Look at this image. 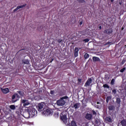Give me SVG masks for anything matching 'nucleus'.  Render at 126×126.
Listing matches in <instances>:
<instances>
[{
  "instance_id": "1",
  "label": "nucleus",
  "mask_w": 126,
  "mask_h": 126,
  "mask_svg": "<svg viewBox=\"0 0 126 126\" xmlns=\"http://www.w3.org/2000/svg\"><path fill=\"white\" fill-rule=\"evenodd\" d=\"M20 97H24V92L23 91H18L17 93H15L11 97V102L15 103L20 99Z\"/></svg>"
},
{
  "instance_id": "2",
  "label": "nucleus",
  "mask_w": 126,
  "mask_h": 126,
  "mask_svg": "<svg viewBox=\"0 0 126 126\" xmlns=\"http://www.w3.org/2000/svg\"><path fill=\"white\" fill-rule=\"evenodd\" d=\"M60 120L64 123V124H67V117L66 114L63 112L60 114Z\"/></svg>"
},
{
  "instance_id": "3",
  "label": "nucleus",
  "mask_w": 126,
  "mask_h": 126,
  "mask_svg": "<svg viewBox=\"0 0 126 126\" xmlns=\"http://www.w3.org/2000/svg\"><path fill=\"white\" fill-rule=\"evenodd\" d=\"M28 114L29 115V117L33 118L34 116L37 115V110H36L35 108H32L31 109H29Z\"/></svg>"
},
{
  "instance_id": "4",
  "label": "nucleus",
  "mask_w": 126,
  "mask_h": 126,
  "mask_svg": "<svg viewBox=\"0 0 126 126\" xmlns=\"http://www.w3.org/2000/svg\"><path fill=\"white\" fill-rule=\"evenodd\" d=\"M104 34H106L109 36H112L113 35V29H108L105 30L104 31Z\"/></svg>"
},
{
  "instance_id": "5",
  "label": "nucleus",
  "mask_w": 126,
  "mask_h": 126,
  "mask_svg": "<svg viewBox=\"0 0 126 126\" xmlns=\"http://www.w3.org/2000/svg\"><path fill=\"white\" fill-rule=\"evenodd\" d=\"M57 104L58 106H64V104H65V101L61 98L60 99L57 101Z\"/></svg>"
},
{
  "instance_id": "6",
  "label": "nucleus",
  "mask_w": 126,
  "mask_h": 126,
  "mask_svg": "<svg viewBox=\"0 0 126 126\" xmlns=\"http://www.w3.org/2000/svg\"><path fill=\"white\" fill-rule=\"evenodd\" d=\"M21 103L23 104V106L25 107V106H28V105L30 104L29 101L26 99H21Z\"/></svg>"
},
{
  "instance_id": "7",
  "label": "nucleus",
  "mask_w": 126,
  "mask_h": 126,
  "mask_svg": "<svg viewBox=\"0 0 126 126\" xmlns=\"http://www.w3.org/2000/svg\"><path fill=\"white\" fill-rule=\"evenodd\" d=\"M26 5H27V3H25L22 5L18 6L17 7H16L15 9L13 10V12H16V11H17L18 9H20V8H24V7H25Z\"/></svg>"
},
{
  "instance_id": "8",
  "label": "nucleus",
  "mask_w": 126,
  "mask_h": 126,
  "mask_svg": "<svg viewBox=\"0 0 126 126\" xmlns=\"http://www.w3.org/2000/svg\"><path fill=\"white\" fill-rule=\"evenodd\" d=\"M43 108H44V104L42 103H40L38 104V110L39 112H42L43 111Z\"/></svg>"
},
{
  "instance_id": "9",
  "label": "nucleus",
  "mask_w": 126,
  "mask_h": 126,
  "mask_svg": "<svg viewBox=\"0 0 126 126\" xmlns=\"http://www.w3.org/2000/svg\"><path fill=\"white\" fill-rule=\"evenodd\" d=\"M104 122L105 123H106V124L112 123V118H111L110 116L106 117L104 119Z\"/></svg>"
},
{
  "instance_id": "10",
  "label": "nucleus",
  "mask_w": 126,
  "mask_h": 126,
  "mask_svg": "<svg viewBox=\"0 0 126 126\" xmlns=\"http://www.w3.org/2000/svg\"><path fill=\"white\" fill-rule=\"evenodd\" d=\"M91 83H92V79L91 78H90L86 82L85 86H90V84H91Z\"/></svg>"
},
{
  "instance_id": "11",
  "label": "nucleus",
  "mask_w": 126,
  "mask_h": 126,
  "mask_svg": "<svg viewBox=\"0 0 126 126\" xmlns=\"http://www.w3.org/2000/svg\"><path fill=\"white\" fill-rule=\"evenodd\" d=\"M118 126H126V120L124 119L119 124Z\"/></svg>"
},
{
  "instance_id": "12",
  "label": "nucleus",
  "mask_w": 126,
  "mask_h": 126,
  "mask_svg": "<svg viewBox=\"0 0 126 126\" xmlns=\"http://www.w3.org/2000/svg\"><path fill=\"white\" fill-rule=\"evenodd\" d=\"M108 109L109 111L113 112V111H115V106L110 104L108 106Z\"/></svg>"
},
{
  "instance_id": "13",
  "label": "nucleus",
  "mask_w": 126,
  "mask_h": 126,
  "mask_svg": "<svg viewBox=\"0 0 126 126\" xmlns=\"http://www.w3.org/2000/svg\"><path fill=\"white\" fill-rule=\"evenodd\" d=\"M79 50H78V48L77 47H75L74 49V55L75 58L78 57V52Z\"/></svg>"
},
{
  "instance_id": "14",
  "label": "nucleus",
  "mask_w": 126,
  "mask_h": 126,
  "mask_svg": "<svg viewBox=\"0 0 126 126\" xmlns=\"http://www.w3.org/2000/svg\"><path fill=\"white\" fill-rule=\"evenodd\" d=\"M1 90L4 94H7V93L9 92V89H8L7 88L5 89H1Z\"/></svg>"
},
{
  "instance_id": "15",
  "label": "nucleus",
  "mask_w": 126,
  "mask_h": 126,
  "mask_svg": "<svg viewBox=\"0 0 126 126\" xmlns=\"http://www.w3.org/2000/svg\"><path fill=\"white\" fill-rule=\"evenodd\" d=\"M43 114H44V115H47V116H49V115H51V114H52V112L49 109H46V110L43 111Z\"/></svg>"
},
{
  "instance_id": "16",
  "label": "nucleus",
  "mask_w": 126,
  "mask_h": 126,
  "mask_svg": "<svg viewBox=\"0 0 126 126\" xmlns=\"http://www.w3.org/2000/svg\"><path fill=\"white\" fill-rule=\"evenodd\" d=\"M80 107V103H75L74 104H73V106H72V108H74L75 110H76V109H78V108H79Z\"/></svg>"
},
{
  "instance_id": "17",
  "label": "nucleus",
  "mask_w": 126,
  "mask_h": 126,
  "mask_svg": "<svg viewBox=\"0 0 126 126\" xmlns=\"http://www.w3.org/2000/svg\"><path fill=\"white\" fill-rule=\"evenodd\" d=\"M126 92H123L121 94V98L123 101L126 100Z\"/></svg>"
},
{
  "instance_id": "18",
  "label": "nucleus",
  "mask_w": 126,
  "mask_h": 126,
  "mask_svg": "<svg viewBox=\"0 0 126 126\" xmlns=\"http://www.w3.org/2000/svg\"><path fill=\"white\" fill-rule=\"evenodd\" d=\"M93 61L94 63L96 62H100V58H99L98 57L94 56L93 57Z\"/></svg>"
},
{
  "instance_id": "19",
  "label": "nucleus",
  "mask_w": 126,
  "mask_h": 126,
  "mask_svg": "<svg viewBox=\"0 0 126 126\" xmlns=\"http://www.w3.org/2000/svg\"><path fill=\"white\" fill-rule=\"evenodd\" d=\"M85 118L87 119V120H91V119H92V115L89 113H87Z\"/></svg>"
},
{
  "instance_id": "20",
  "label": "nucleus",
  "mask_w": 126,
  "mask_h": 126,
  "mask_svg": "<svg viewBox=\"0 0 126 126\" xmlns=\"http://www.w3.org/2000/svg\"><path fill=\"white\" fill-rule=\"evenodd\" d=\"M116 103L118 104V105H120L121 104V98L116 97Z\"/></svg>"
},
{
  "instance_id": "21",
  "label": "nucleus",
  "mask_w": 126,
  "mask_h": 126,
  "mask_svg": "<svg viewBox=\"0 0 126 126\" xmlns=\"http://www.w3.org/2000/svg\"><path fill=\"white\" fill-rule=\"evenodd\" d=\"M22 63H24V64H28V63H29V60L28 59L23 60Z\"/></svg>"
},
{
  "instance_id": "22",
  "label": "nucleus",
  "mask_w": 126,
  "mask_h": 126,
  "mask_svg": "<svg viewBox=\"0 0 126 126\" xmlns=\"http://www.w3.org/2000/svg\"><path fill=\"white\" fill-rule=\"evenodd\" d=\"M9 108L11 110H13V111H14V110H15V109H16V107H15V105H11L9 106Z\"/></svg>"
},
{
  "instance_id": "23",
  "label": "nucleus",
  "mask_w": 126,
  "mask_h": 126,
  "mask_svg": "<svg viewBox=\"0 0 126 126\" xmlns=\"http://www.w3.org/2000/svg\"><path fill=\"white\" fill-rule=\"evenodd\" d=\"M112 99V97L111 96H107L106 97V103H109V101Z\"/></svg>"
},
{
  "instance_id": "24",
  "label": "nucleus",
  "mask_w": 126,
  "mask_h": 126,
  "mask_svg": "<svg viewBox=\"0 0 126 126\" xmlns=\"http://www.w3.org/2000/svg\"><path fill=\"white\" fill-rule=\"evenodd\" d=\"M89 57H90L89 54H88V53H85L84 56V59H85V60H87V59H88Z\"/></svg>"
},
{
  "instance_id": "25",
  "label": "nucleus",
  "mask_w": 126,
  "mask_h": 126,
  "mask_svg": "<svg viewBox=\"0 0 126 126\" xmlns=\"http://www.w3.org/2000/svg\"><path fill=\"white\" fill-rule=\"evenodd\" d=\"M78 2L79 3H86L85 0H77Z\"/></svg>"
},
{
  "instance_id": "26",
  "label": "nucleus",
  "mask_w": 126,
  "mask_h": 126,
  "mask_svg": "<svg viewBox=\"0 0 126 126\" xmlns=\"http://www.w3.org/2000/svg\"><path fill=\"white\" fill-rule=\"evenodd\" d=\"M96 104L97 105H95L96 108H97V109H100L101 108V106H100V103L99 102H97Z\"/></svg>"
},
{
  "instance_id": "27",
  "label": "nucleus",
  "mask_w": 126,
  "mask_h": 126,
  "mask_svg": "<svg viewBox=\"0 0 126 126\" xmlns=\"http://www.w3.org/2000/svg\"><path fill=\"white\" fill-rule=\"evenodd\" d=\"M117 93V90L116 89L112 90V94L113 95H116Z\"/></svg>"
},
{
  "instance_id": "28",
  "label": "nucleus",
  "mask_w": 126,
  "mask_h": 126,
  "mask_svg": "<svg viewBox=\"0 0 126 126\" xmlns=\"http://www.w3.org/2000/svg\"><path fill=\"white\" fill-rule=\"evenodd\" d=\"M71 126H76V123L74 121H72L71 122Z\"/></svg>"
},
{
  "instance_id": "29",
  "label": "nucleus",
  "mask_w": 126,
  "mask_h": 126,
  "mask_svg": "<svg viewBox=\"0 0 126 126\" xmlns=\"http://www.w3.org/2000/svg\"><path fill=\"white\" fill-rule=\"evenodd\" d=\"M103 87H104V88H108V89L110 88V86H109L108 84H106L103 85Z\"/></svg>"
},
{
  "instance_id": "30",
  "label": "nucleus",
  "mask_w": 126,
  "mask_h": 126,
  "mask_svg": "<svg viewBox=\"0 0 126 126\" xmlns=\"http://www.w3.org/2000/svg\"><path fill=\"white\" fill-rule=\"evenodd\" d=\"M55 118H59V112L55 113L54 114Z\"/></svg>"
},
{
  "instance_id": "31",
  "label": "nucleus",
  "mask_w": 126,
  "mask_h": 126,
  "mask_svg": "<svg viewBox=\"0 0 126 126\" xmlns=\"http://www.w3.org/2000/svg\"><path fill=\"white\" fill-rule=\"evenodd\" d=\"M16 113L17 114V115H20V114H21V112L20 111V109H18L16 111Z\"/></svg>"
},
{
  "instance_id": "32",
  "label": "nucleus",
  "mask_w": 126,
  "mask_h": 126,
  "mask_svg": "<svg viewBox=\"0 0 126 126\" xmlns=\"http://www.w3.org/2000/svg\"><path fill=\"white\" fill-rule=\"evenodd\" d=\"M83 42H84L85 43H88V42H89V38L85 39L83 40Z\"/></svg>"
},
{
  "instance_id": "33",
  "label": "nucleus",
  "mask_w": 126,
  "mask_h": 126,
  "mask_svg": "<svg viewBox=\"0 0 126 126\" xmlns=\"http://www.w3.org/2000/svg\"><path fill=\"white\" fill-rule=\"evenodd\" d=\"M111 85H114L115 84V79H112L111 81Z\"/></svg>"
},
{
  "instance_id": "34",
  "label": "nucleus",
  "mask_w": 126,
  "mask_h": 126,
  "mask_svg": "<svg viewBox=\"0 0 126 126\" xmlns=\"http://www.w3.org/2000/svg\"><path fill=\"white\" fill-rule=\"evenodd\" d=\"M57 41L58 43H62V42H63V39H62V38H58Z\"/></svg>"
},
{
  "instance_id": "35",
  "label": "nucleus",
  "mask_w": 126,
  "mask_h": 126,
  "mask_svg": "<svg viewBox=\"0 0 126 126\" xmlns=\"http://www.w3.org/2000/svg\"><path fill=\"white\" fill-rule=\"evenodd\" d=\"M125 70H126V67H123L122 69L120 70V72H124Z\"/></svg>"
},
{
  "instance_id": "36",
  "label": "nucleus",
  "mask_w": 126,
  "mask_h": 126,
  "mask_svg": "<svg viewBox=\"0 0 126 126\" xmlns=\"http://www.w3.org/2000/svg\"><path fill=\"white\" fill-rule=\"evenodd\" d=\"M61 99H62V100H63V99H68V96H63V97H62L61 98Z\"/></svg>"
},
{
  "instance_id": "37",
  "label": "nucleus",
  "mask_w": 126,
  "mask_h": 126,
  "mask_svg": "<svg viewBox=\"0 0 126 126\" xmlns=\"http://www.w3.org/2000/svg\"><path fill=\"white\" fill-rule=\"evenodd\" d=\"M125 63H126V60L124 59L121 62V64H124Z\"/></svg>"
},
{
  "instance_id": "38",
  "label": "nucleus",
  "mask_w": 126,
  "mask_h": 126,
  "mask_svg": "<svg viewBox=\"0 0 126 126\" xmlns=\"http://www.w3.org/2000/svg\"><path fill=\"white\" fill-rule=\"evenodd\" d=\"M63 65V63H61L60 65H58V68H61Z\"/></svg>"
},
{
  "instance_id": "39",
  "label": "nucleus",
  "mask_w": 126,
  "mask_h": 126,
  "mask_svg": "<svg viewBox=\"0 0 126 126\" xmlns=\"http://www.w3.org/2000/svg\"><path fill=\"white\" fill-rule=\"evenodd\" d=\"M55 93V91H50V94H51V95H53V94Z\"/></svg>"
},
{
  "instance_id": "40",
  "label": "nucleus",
  "mask_w": 126,
  "mask_h": 126,
  "mask_svg": "<svg viewBox=\"0 0 126 126\" xmlns=\"http://www.w3.org/2000/svg\"><path fill=\"white\" fill-rule=\"evenodd\" d=\"M82 81V79H80V78H78V81L79 82L81 83V81Z\"/></svg>"
},
{
  "instance_id": "41",
  "label": "nucleus",
  "mask_w": 126,
  "mask_h": 126,
  "mask_svg": "<svg viewBox=\"0 0 126 126\" xmlns=\"http://www.w3.org/2000/svg\"><path fill=\"white\" fill-rule=\"evenodd\" d=\"M77 114H78V112H74V113L73 115H74V116H76V115H77Z\"/></svg>"
},
{
  "instance_id": "42",
  "label": "nucleus",
  "mask_w": 126,
  "mask_h": 126,
  "mask_svg": "<svg viewBox=\"0 0 126 126\" xmlns=\"http://www.w3.org/2000/svg\"><path fill=\"white\" fill-rule=\"evenodd\" d=\"M93 114L96 115V112H95V111H94V110H93Z\"/></svg>"
},
{
  "instance_id": "43",
  "label": "nucleus",
  "mask_w": 126,
  "mask_h": 126,
  "mask_svg": "<svg viewBox=\"0 0 126 126\" xmlns=\"http://www.w3.org/2000/svg\"><path fill=\"white\" fill-rule=\"evenodd\" d=\"M98 28H99V30H101V29H102V26H99L98 27Z\"/></svg>"
},
{
  "instance_id": "44",
  "label": "nucleus",
  "mask_w": 126,
  "mask_h": 126,
  "mask_svg": "<svg viewBox=\"0 0 126 126\" xmlns=\"http://www.w3.org/2000/svg\"><path fill=\"white\" fill-rule=\"evenodd\" d=\"M80 25H82V21H81V22H80Z\"/></svg>"
},
{
  "instance_id": "45",
  "label": "nucleus",
  "mask_w": 126,
  "mask_h": 126,
  "mask_svg": "<svg viewBox=\"0 0 126 126\" xmlns=\"http://www.w3.org/2000/svg\"><path fill=\"white\" fill-rule=\"evenodd\" d=\"M53 61H54V59H52L51 63H52V62H53Z\"/></svg>"
},
{
  "instance_id": "46",
  "label": "nucleus",
  "mask_w": 126,
  "mask_h": 126,
  "mask_svg": "<svg viewBox=\"0 0 126 126\" xmlns=\"http://www.w3.org/2000/svg\"><path fill=\"white\" fill-rule=\"evenodd\" d=\"M111 2H113L114 1V0H111Z\"/></svg>"
},
{
  "instance_id": "47",
  "label": "nucleus",
  "mask_w": 126,
  "mask_h": 126,
  "mask_svg": "<svg viewBox=\"0 0 126 126\" xmlns=\"http://www.w3.org/2000/svg\"><path fill=\"white\" fill-rule=\"evenodd\" d=\"M90 60H91V61H92V59H90L89 60V61H90Z\"/></svg>"
},
{
  "instance_id": "48",
  "label": "nucleus",
  "mask_w": 126,
  "mask_h": 126,
  "mask_svg": "<svg viewBox=\"0 0 126 126\" xmlns=\"http://www.w3.org/2000/svg\"><path fill=\"white\" fill-rule=\"evenodd\" d=\"M119 3H120V4H122V3H121V2H120Z\"/></svg>"
},
{
  "instance_id": "49",
  "label": "nucleus",
  "mask_w": 126,
  "mask_h": 126,
  "mask_svg": "<svg viewBox=\"0 0 126 126\" xmlns=\"http://www.w3.org/2000/svg\"><path fill=\"white\" fill-rule=\"evenodd\" d=\"M123 29H124V28H122V30H123Z\"/></svg>"
}]
</instances>
